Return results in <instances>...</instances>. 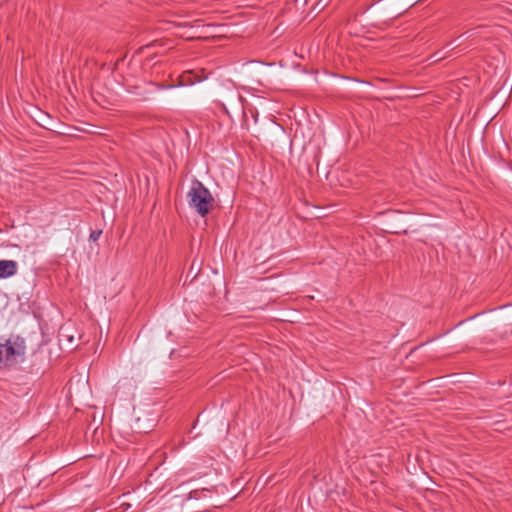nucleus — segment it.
I'll return each instance as SVG.
<instances>
[{
    "label": "nucleus",
    "instance_id": "nucleus-1",
    "mask_svg": "<svg viewBox=\"0 0 512 512\" xmlns=\"http://www.w3.org/2000/svg\"><path fill=\"white\" fill-rule=\"evenodd\" d=\"M187 201L191 209L205 217L213 207L214 198L201 181L193 179L187 193Z\"/></svg>",
    "mask_w": 512,
    "mask_h": 512
},
{
    "label": "nucleus",
    "instance_id": "nucleus-2",
    "mask_svg": "<svg viewBox=\"0 0 512 512\" xmlns=\"http://www.w3.org/2000/svg\"><path fill=\"white\" fill-rule=\"evenodd\" d=\"M6 365L17 362L18 358H22L26 351L25 339L19 335L11 336L5 343H2Z\"/></svg>",
    "mask_w": 512,
    "mask_h": 512
},
{
    "label": "nucleus",
    "instance_id": "nucleus-3",
    "mask_svg": "<svg viewBox=\"0 0 512 512\" xmlns=\"http://www.w3.org/2000/svg\"><path fill=\"white\" fill-rule=\"evenodd\" d=\"M18 264L14 260H0V279H6L17 273Z\"/></svg>",
    "mask_w": 512,
    "mask_h": 512
},
{
    "label": "nucleus",
    "instance_id": "nucleus-4",
    "mask_svg": "<svg viewBox=\"0 0 512 512\" xmlns=\"http://www.w3.org/2000/svg\"><path fill=\"white\" fill-rule=\"evenodd\" d=\"M227 100L230 105L238 106L242 101V96L238 92L232 91Z\"/></svg>",
    "mask_w": 512,
    "mask_h": 512
},
{
    "label": "nucleus",
    "instance_id": "nucleus-5",
    "mask_svg": "<svg viewBox=\"0 0 512 512\" xmlns=\"http://www.w3.org/2000/svg\"><path fill=\"white\" fill-rule=\"evenodd\" d=\"M102 234V230H93L90 233L89 240L92 242H96Z\"/></svg>",
    "mask_w": 512,
    "mask_h": 512
},
{
    "label": "nucleus",
    "instance_id": "nucleus-6",
    "mask_svg": "<svg viewBox=\"0 0 512 512\" xmlns=\"http://www.w3.org/2000/svg\"><path fill=\"white\" fill-rule=\"evenodd\" d=\"M5 363L6 364V358L4 355V349L2 346V343H0V364Z\"/></svg>",
    "mask_w": 512,
    "mask_h": 512
},
{
    "label": "nucleus",
    "instance_id": "nucleus-7",
    "mask_svg": "<svg viewBox=\"0 0 512 512\" xmlns=\"http://www.w3.org/2000/svg\"><path fill=\"white\" fill-rule=\"evenodd\" d=\"M179 28H193V25H191L189 22H183L178 25Z\"/></svg>",
    "mask_w": 512,
    "mask_h": 512
},
{
    "label": "nucleus",
    "instance_id": "nucleus-8",
    "mask_svg": "<svg viewBox=\"0 0 512 512\" xmlns=\"http://www.w3.org/2000/svg\"><path fill=\"white\" fill-rule=\"evenodd\" d=\"M219 107H221L227 114H228V111H227V108H226V105L223 103V102H220V101H217L216 103Z\"/></svg>",
    "mask_w": 512,
    "mask_h": 512
},
{
    "label": "nucleus",
    "instance_id": "nucleus-9",
    "mask_svg": "<svg viewBox=\"0 0 512 512\" xmlns=\"http://www.w3.org/2000/svg\"><path fill=\"white\" fill-rule=\"evenodd\" d=\"M253 117L255 118V122L257 121V114H253Z\"/></svg>",
    "mask_w": 512,
    "mask_h": 512
},
{
    "label": "nucleus",
    "instance_id": "nucleus-10",
    "mask_svg": "<svg viewBox=\"0 0 512 512\" xmlns=\"http://www.w3.org/2000/svg\"><path fill=\"white\" fill-rule=\"evenodd\" d=\"M190 84H193L194 81H192L191 79L187 80Z\"/></svg>",
    "mask_w": 512,
    "mask_h": 512
}]
</instances>
